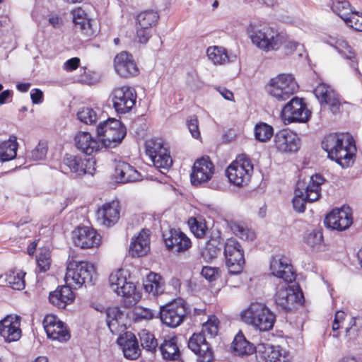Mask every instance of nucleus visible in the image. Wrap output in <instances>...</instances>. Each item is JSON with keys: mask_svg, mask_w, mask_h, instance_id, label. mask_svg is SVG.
<instances>
[{"mask_svg": "<svg viewBox=\"0 0 362 362\" xmlns=\"http://www.w3.org/2000/svg\"><path fill=\"white\" fill-rule=\"evenodd\" d=\"M322 148L327 153V157L334 160L342 168L351 166L355 160V142L349 134L332 133L323 139Z\"/></svg>", "mask_w": 362, "mask_h": 362, "instance_id": "obj_1", "label": "nucleus"}, {"mask_svg": "<svg viewBox=\"0 0 362 362\" xmlns=\"http://www.w3.org/2000/svg\"><path fill=\"white\" fill-rule=\"evenodd\" d=\"M242 320L253 325L261 332L269 331L274 327L276 315L261 303H252L249 308L241 313Z\"/></svg>", "mask_w": 362, "mask_h": 362, "instance_id": "obj_2", "label": "nucleus"}, {"mask_svg": "<svg viewBox=\"0 0 362 362\" xmlns=\"http://www.w3.org/2000/svg\"><path fill=\"white\" fill-rule=\"evenodd\" d=\"M96 132L101 148H115L119 145L124 139L127 129L119 120L109 118L100 122Z\"/></svg>", "mask_w": 362, "mask_h": 362, "instance_id": "obj_3", "label": "nucleus"}, {"mask_svg": "<svg viewBox=\"0 0 362 362\" xmlns=\"http://www.w3.org/2000/svg\"><path fill=\"white\" fill-rule=\"evenodd\" d=\"M110 286L118 296L124 298V304L126 308H131L140 300L141 295L136 291L134 283L128 281L125 272L119 269L109 276Z\"/></svg>", "mask_w": 362, "mask_h": 362, "instance_id": "obj_4", "label": "nucleus"}, {"mask_svg": "<svg viewBox=\"0 0 362 362\" xmlns=\"http://www.w3.org/2000/svg\"><path fill=\"white\" fill-rule=\"evenodd\" d=\"M190 313L189 308L185 300L179 298L174 300L160 307L157 313L161 322L170 327L179 326L186 316Z\"/></svg>", "mask_w": 362, "mask_h": 362, "instance_id": "obj_5", "label": "nucleus"}, {"mask_svg": "<svg viewBox=\"0 0 362 362\" xmlns=\"http://www.w3.org/2000/svg\"><path fill=\"white\" fill-rule=\"evenodd\" d=\"M253 173V165L246 155L238 156L226 170L229 182L238 187L247 185Z\"/></svg>", "mask_w": 362, "mask_h": 362, "instance_id": "obj_6", "label": "nucleus"}, {"mask_svg": "<svg viewBox=\"0 0 362 362\" xmlns=\"http://www.w3.org/2000/svg\"><path fill=\"white\" fill-rule=\"evenodd\" d=\"M95 160L87 156H76L66 153L60 164V168L64 173H72L76 177L86 174L93 175L95 170Z\"/></svg>", "mask_w": 362, "mask_h": 362, "instance_id": "obj_7", "label": "nucleus"}, {"mask_svg": "<svg viewBox=\"0 0 362 362\" xmlns=\"http://www.w3.org/2000/svg\"><path fill=\"white\" fill-rule=\"evenodd\" d=\"M267 88L272 97L284 101L298 90V85L292 74H280L270 80Z\"/></svg>", "mask_w": 362, "mask_h": 362, "instance_id": "obj_8", "label": "nucleus"}, {"mask_svg": "<svg viewBox=\"0 0 362 362\" xmlns=\"http://www.w3.org/2000/svg\"><path fill=\"white\" fill-rule=\"evenodd\" d=\"M223 255L226 264L230 274H239L245 265L244 250L235 238L227 239L224 243Z\"/></svg>", "mask_w": 362, "mask_h": 362, "instance_id": "obj_9", "label": "nucleus"}, {"mask_svg": "<svg viewBox=\"0 0 362 362\" xmlns=\"http://www.w3.org/2000/svg\"><path fill=\"white\" fill-rule=\"evenodd\" d=\"M250 37L253 44L266 52L279 49L285 41L284 34L267 26L255 30Z\"/></svg>", "mask_w": 362, "mask_h": 362, "instance_id": "obj_10", "label": "nucleus"}, {"mask_svg": "<svg viewBox=\"0 0 362 362\" xmlns=\"http://www.w3.org/2000/svg\"><path fill=\"white\" fill-rule=\"evenodd\" d=\"M95 274L93 264L88 262H69L67 266L65 280L67 281L71 279L78 286H86L92 283Z\"/></svg>", "mask_w": 362, "mask_h": 362, "instance_id": "obj_11", "label": "nucleus"}, {"mask_svg": "<svg viewBox=\"0 0 362 362\" xmlns=\"http://www.w3.org/2000/svg\"><path fill=\"white\" fill-rule=\"evenodd\" d=\"M111 95L113 107L118 114L130 112L135 105L137 98L135 90L129 86L115 88Z\"/></svg>", "mask_w": 362, "mask_h": 362, "instance_id": "obj_12", "label": "nucleus"}, {"mask_svg": "<svg viewBox=\"0 0 362 362\" xmlns=\"http://www.w3.org/2000/svg\"><path fill=\"white\" fill-rule=\"evenodd\" d=\"M282 116L289 122H306L309 120L311 112L307 108L302 98H293L282 109Z\"/></svg>", "mask_w": 362, "mask_h": 362, "instance_id": "obj_13", "label": "nucleus"}, {"mask_svg": "<svg viewBox=\"0 0 362 362\" xmlns=\"http://www.w3.org/2000/svg\"><path fill=\"white\" fill-rule=\"evenodd\" d=\"M188 347L198 356L197 362L214 361V351L206 341L204 331L192 335L188 341Z\"/></svg>", "mask_w": 362, "mask_h": 362, "instance_id": "obj_14", "label": "nucleus"}, {"mask_svg": "<svg viewBox=\"0 0 362 362\" xmlns=\"http://www.w3.org/2000/svg\"><path fill=\"white\" fill-rule=\"evenodd\" d=\"M163 238L167 249L174 253L185 252L192 247L190 239L180 229L170 228L163 233Z\"/></svg>", "mask_w": 362, "mask_h": 362, "instance_id": "obj_15", "label": "nucleus"}, {"mask_svg": "<svg viewBox=\"0 0 362 362\" xmlns=\"http://www.w3.org/2000/svg\"><path fill=\"white\" fill-rule=\"evenodd\" d=\"M74 245L82 249L98 247L101 241V236L97 231L88 226H78L72 232Z\"/></svg>", "mask_w": 362, "mask_h": 362, "instance_id": "obj_16", "label": "nucleus"}, {"mask_svg": "<svg viewBox=\"0 0 362 362\" xmlns=\"http://www.w3.org/2000/svg\"><path fill=\"white\" fill-rule=\"evenodd\" d=\"M214 173V166L209 158L202 157L197 160L192 167L190 175L191 182L197 186L204 184L211 180Z\"/></svg>", "mask_w": 362, "mask_h": 362, "instance_id": "obj_17", "label": "nucleus"}, {"mask_svg": "<svg viewBox=\"0 0 362 362\" xmlns=\"http://www.w3.org/2000/svg\"><path fill=\"white\" fill-rule=\"evenodd\" d=\"M314 94L321 105H327L332 114H339L341 112V102L339 95L329 86L320 84L314 90Z\"/></svg>", "mask_w": 362, "mask_h": 362, "instance_id": "obj_18", "label": "nucleus"}, {"mask_svg": "<svg viewBox=\"0 0 362 362\" xmlns=\"http://www.w3.org/2000/svg\"><path fill=\"white\" fill-rule=\"evenodd\" d=\"M297 299V293L288 285V283L277 287L274 300L276 308L279 310L286 313L291 312L295 308Z\"/></svg>", "mask_w": 362, "mask_h": 362, "instance_id": "obj_19", "label": "nucleus"}, {"mask_svg": "<svg viewBox=\"0 0 362 362\" xmlns=\"http://www.w3.org/2000/svg\"><path fill=\"white\" fill-rule=\"evenodd\" d=\"M274 143L277 150L283 153L296 152L300 146V140L298 135L288 129L276 132Z\"/></svg>", "mask_w": 362, "mask_h": 362, "instance_id": "obj_20", "label": "nucleus"}, {"mask_svg": "<svg viewBox=\"0 0 362 362\" xmlns=\"http://www.w3.org/2000/svg\"><path fill=\"white\" fill-rule=\"evenodd\" d=\"M224 243L220 230H211L209 240L201 251V256L204 260L210 262L216 259L221 254L222 247H224Z\"/></svg>", "mask_w": 362, "mask_h": 362, "instance_id": "obj_21", "label": "nucleus"}, {"mask_svg": "<svg viewBox=\"0 0 362 362\" xmlns=\"http://www.w3.org/2000/svg\"><path fill=\"white\" fill-rule=\"evenodd\" d=\"M270 270L274 276L282 279L285 283H291L296 279L293 266L288 263L286 258L279 255L272 257L270 261Z\"/></svg>", "mask_w": 362, "mask_h": 362, "instance_id": "obj_22", "label": "nucleus"}, {"mask_svg": "<svg viewBox=\"0 0 362 362\" xmlns=\"http://www.w3.org/2000/svg\"><path fill=\"white\" fill-rule=\"evenodd\" d=\"M114 64L116 72L121 77L129 78L139 74V69L133 56L127 52L118 54L114 59Z\"/></svg>", "mask_w": 362, "mask_h": 362, "instance_id": "obj_23", "label": "nucleus"}, {"mask_svg": "<svg viewBox=\"0 0 362 362\" xmlns=\"http://www.w3.org/2000/svg\"><path fill=\"white\" fill-rule=\"evenodd\" d=\"M351 214L343 209H333L324 220V224L328 228L344 230L352 224Z\"/></svg>", "mask_w": 362, "mask_h": 362, "instance_id": "obj_24", "label": "nucleus"}, {"mask_svg": "<svg viewBox=\"0 0 362 362\" xmlns=\"http://www.w3.org/2000/svg\"><path fill=\"white\" fill-rule=\"evenodd\" d=\"M119 203L113 200L105 203L97 211L98 220L100 223L107 227H111L117 223L119 218Z\"/></svg>", "mask_w": 362, "mask_h": 362, "instance_id": "obj_25", "label": "nucleus"}, {"mask_svg": "<svg viewBox=\"0 0 362 362\" xmlns=\"http://www.w3.org/2000/svg\"><path fill=\"white\" fill-rule=\"evenodd\" d=\"M20 322L16 319L11 316H7L0 321V335L6 342H13L18 341L21 337V329H20Z\"/></svg>", "mask_w": 362, "mask_h": 362, "instance_id": "obj_26", "label": "nucleus"}, {"mask_svg": "<svg viewBox=\"0 0 362 362\" xmlns=\"http://www.w3.org/2000/svg\"><path fill=\"white\" fill-rule=\"evenodd\" d=\"M117 342L122 348L124 356L129 360H136L140 355V349L136 336L129 332L118 338Z\"/></svg>", "mask_w": 362, "mask_h": 362, "instance_id": "obj_27", "label": "nucleus"}, {"mask_svg": "<svg viewBox=\"0 0 362 362\" xmlns=\"http://www.w3.org/2000/svg\"><path fill=\"white\" fill-rule=\"evenodd\" d=\"M114 176L116 182L119 183L136 182L141 179V174L132 165L124 161L117 163Z\"/></svg>", "mask_w": 362, "mask_h": 362, "instance_id": "obj_28", "label": "nucleus"}, {"mask_svg": "<svg viewBox=\"0 0 362 362\" xmlns=\"http://www.w3.org/2000/svg\"><path fill=\"white\" fill-rule=\"evenodd\" d=\"M74 299V293L69 286H59L49 296V303L60 309H64Z\"/></svg>", "mask_w": 362, "mask_h": 362, "instance_id": "obj_29", "label": "nucleus"}, {"mask_svg": "<svg viewBox=\"0 0 362 362\" xmlns=\"http://www.w3.org/2000/svg\"><path fill=\"white\" fill-rule=\"evenodd\" d=\"M76 146L86 156H90L101 148L100 140L93 138L87 132H79L75 137Z\"/></svg>", "mask_w": 362, "mask_h": 362, "instance_id": "obj_30", "label": "nucleus"}, {"mask_svg": "<svg viewBox=\"0 0 362 362\" xmlns=\"http://www.w3.org/2000/svg\"><path fill=\"white\" fill-rule=\"evenodd\" d=\"M150 250L148 234L141 231L136 237L132 238L129 252L132 257H142Z\"/></svg>", "mask_w": 362, "mask_h": 362, "instance_id": "obj_31", "label": "nucleus"}, {"mask_svg": "<svg viewBox=\"0 0 362 362\" xmlns=\"http://www.w3.org/2000/svg\"><path fill=\"white\" fill-rule=\"evenodd\" d=\"M232 345L234 353L238 356H248L253 353L260 354L262 351L260 347L256 351V347L246 339L241 331L235 335Z\"/></svg>", "mask_w": 362, "mask_h": 362, "instance_id": "obj_32", "label": "nucleus"}, {"mask_svg": "<svg viewBox=\"0 0 362 362\" xmlns=\"http://www.w3.org/2000/svg\"><path fill=\"white\" fill-rule=\"evenodd\" d=\"M73 21L76 30L80 32L86 40L96 35L98 33L97 26L96 25H93L92 20L82 17L80 14H74Z\"/></svg>", "mask_w": 362, "mask_h": 362, "instance_id": "obj_33", "label": "nucleus"}, {"mask_svg": "<svg viewBox=\"0 0 362 362\" xmlns=\"http://www.w3.org/2000/svg\"><path fill=\"white\" fill-rule=\"evenodd\" d=\"M177 337H171L169 339H165L160 344L159 349L163 356V358L167 361H180V351L177 345Z\"/></svg>", "mask_w": 362, "mask_h": 362, "instance_id": "obj_34", "label": "nucleus"}, {"mask_svg": "<svg viewBox=\"0 0 362 362\" xmlns=\"http://www.w3.org/2000/svg\"><path fill=\"white\" fill-rule=\"evenodd\" d=\"M324 180L322 176L319 174H315L310 177V182L305 189L304 199L307 202H313L320 198L321 185Z\"/></svg>", "mask_w": 362, "mask_h": 362, "instance_id": "obj_35", "label": "nucleus"}, {"mask_svg": "<svg viewBox=\"0 0 362 362\" xmlns=\"http://www.w3.org/2000/svg\"><path fill=\"white\" fill-rule=\"evenodd\" d=\"M16 136H11L8 141L0 144V160L6 162L16 158L18 148Z\"/></svg>", "mask_w": 362, "mask_h": 362, "instance_id": "obj_36", "label": "nucleus"}, {"mask_svg": "<svg viewBox=\"0 0 362 362\" xmlns=\"http://www.w3.org/2000/svg\"><path fill=\"white\" fill-rule=\"evenodd\" d=\"M25 273L22 271L10 270L5 274V281L11 288L18 291L23 290L25 286Z\"/></svg>", "mask_w": 362, "mask_h": 362, "instance_id": "obj_37", "label": "nucleus"}, {"mask_svg": "<svg viewBox=\"0 0 362 362\" xmlns=\"http://www.w3.org/2000/svg\"><path fill=\"white\" fill-rule=\"evenodd\" d=\"M206 54L209 59L214 64H223L227 62L231 61L226 49L223 47H209L206 50Z\"/></svg>", "mask_w": 362, "mask_h": 362, "instance_id": "obj_38", "label": "nucleus"}, {"mask_svg": "<svg viewBox=\"0 0 362 362\" xmlns=\"http://www.w3.org/2000/svg\"><path fill=\"white\" fill-rule=\"evenodd\" d=\"M159 19V15L153 10L141 12L136 18L137 25L143 28H151L156 25Z\"/></svg>", "mask_w": 362, "mask_h": 362, "instance_id": "obj_39", "label": "nucleus"}, {"mask_svg": "<svg viewBox=\"0 0 362 362\" xmlns=\"http://www.w3.org/2000/svg\"><path fill=\"white\" fill-rule=\"evenodd\" d=\"M46 333L48 338L59 341H66L71 337L69 330L62 321L55 326L48 328Z\"/></svg>", "mask_w": 362, "mask_h": 362, "instance_id": "obj_40", "label": "nucleus"}, {"mask_svg": "<svg viewBox=\"0 0 362 362\" xmlns=\"http://www.w3.org/2000/svg\"><path fill=\"white\" fill-rule=\"evenodd\" d=\"M264 351H262L260 354L261 359L264 362H286L285 360L286 356H283L281 360L282 354L280 346H269L267 347L262 346Z\"/></svg>", "mask_w": 362, "mask_h": 362, "instance_id": "obj_41", "label": "nucleus"}, {"mask_svg": "<svg viewBox=\"0 0 362 362\" xmlns=\"http://www.w3.org/2000/svg\"><path fill=\"white\" fill-rule=\"evenodd\" d=\"M335 49L343 55L346 59L351 61L350 66L355 69H357V61L354 52L352 50L351 46L348 44V42L344 40L343 38H339L337 43L336 45Z\"/></svg>", "mask_w": 362, "mask_h": 362, "instance_id": "obj_42", "label": "nucleus"}, {"mask_svg": "<svg viewBox=\"0 0 362 362\" xmlns=\"http://www.w3.org/2000/svg\"><path fill=\"white\" fill-rule=\"evenodd\" d=\"M139 336L141 345L144 349L151 354L157 351L158 341L152 333L147 329H141L139 333Z\"/></svg>", "mask_w": 362, "mask_h": 362, "instance_id": "obj_43", "label": "nucleus"}, {"mask_svg": "<svg viewBox=\"0 0 362 362\" xmlns=\"http://www.w3.org/2000/svg\"><path fill=\"white\" fill-rule=\"evenodd\" d=\"M255 139L260 142H267L274 134L273 127L265 122L257 124L254 129Z\"/></svg>", "mask_w": 362, "mask_h": 362, "instance_id": "obj_44", "label": "nucleus"}, {"mask_svg": "<svg viewBox=\"0 0 362 362\" xmlns=\"http://www.w3.org/2000/svg\"><path fill=\"white\" fill-rule=\"evenodd\" d=\"M156 168L168 170L173 164V159L168 149L150 156Z\"/></svg>", "mask_w": 362, "mask_h": 362, "instance_id": "obj_45", "label": "nucleus"}, {"mask_svg": "<svg viewBox=\"0 0 362 362\" xmlns=\"http://www.w3.org/2000/svg\"><path fill=\"white\" fill-rule=\"evenodd\" d=\"M107 325L112 332L113 328L119 325V320L123 316V313L118 307L108 308L105 310Z\"/></svg>", "mask_w": 362, "mask_h": 362, "instance_id": "obj_46", "label": "nucleus"}, {"mask_svg": "<svg viewBox=\"0 0 362 362\" xmlns=\"http://www.w3.org/2000/svg\"><path fill=\"white\" fill-rule=\"evenodd\" d=\"M230 228L233 233L242 240L252 241L255 238V234L252 230L239 223H232Z\"/></svg>", "mask_w": 362, "mask_h": 362, "instance_id": "obj_47", "label": "nucleus"}, {"mask_svg": "<svg viewBox=\"0 0 362 362\" xmlns=\"http://www.w3.org/2000/svg\"><path fill=\"white\" fill-rule=\"evenodd\" d=\"M190 230L194 235L198 238H202L207 235L210 234V231H208V228L206 223L202 221H197L196 218H190L188 221Z\"/></svg>", "mask_w": 362, "mask_h": 362, "instance_id": "obj_48", "label": "nucleus"}, {"mask_svg": "<svg viewBox=\"0 0 362 362\" xmlns=\"http://www.w3.org/2000/svg\"><path fill=\"white\" fill-rule=\"evenodd\" d=\"M304 240L313 249H318L323 241L322 233L320 230H313L304 238Z\"/></svg>", "mask_w": 362, "mask_h": 362, "instance_id": "obj_49", "label": "nucleus"}, {"mask_svg": "<svg viewBox=\"0 0 362 362\" xmlns=\"http://www.w3.org/2000/svg\"><path fill=\"white\" fill-rule=\"evenodd\" d=\"M167 149V148L164 147L161 139H150L146 142V152L149 157Z\"/></svg>", "mask_w": 362, "mask_h": 362, "instance_id": "obj_50", "label": "nucleus"}, {"mask_svg": "<svg viewBox=\"0 0 362 362\" xmlns=\"http://www.w3.org/2000/svg\"><path fill=\"white\" fill-rule=\"evenodd\" d=\"M332 8L344 21L350 14V4L346 0L337 1L333 3Z\"/></svg>", "mask_w": 362, "mask_h": 362, "instance_id": "obj_51", "label": "nucleus"}, {"mask_svg": "<svg viewBox=\"0 0 362 362\" xmlns=\"http://www.w3.org/2000/svg\"><path fill=\"white\" fill-rule=\"evenodd\" d=\"M78 119L85 124H93L97 119L95 112L90 107H83L81 110L77 113Z\"/></svg>", "mask_w": 362, "mask_h": 362, "instance_id": "obj_52", "label": "nucleus"}, {"mask_svg": "<svg viewBox=\"0 0 362 362\" xmlns=\"http://www.w3.org/2000/svg\"><path fill=\"white\" fill-rule=\"evenodd\" d=\"M306 202L303 192L298 187L296 189L295 197L292 201L294 210L298 213L304 212Z\"/></svg>", "mask_w": 362, "mask_h": 362, "instance_id": "obj_53", "label": "nucleus"}, {"mask_svg": "<svg viewBox=\"0 0 362 362\" xmlns=\"http://www.w3.org/2000/svg\"><path fill=\"white\" fill-rule=\"evenodd\" d=\"M36 260L40 272H45L49 269L50 255L47 250H45L40 252L36 256Z\"/></svg>", "mask_w": 362, "mask_h": 362, "instance_id": "obj_54", "label": "nucleus"}, {"mask_svg": "<svg viewBox=\"0 0 362 362\" xmlns=\"http://www.w3.org/2000/svg\"><path fill=\"white\" fill-rule=\"evenodd\" d=\"M344 21L346 23L357 31H362V14L357 12L350 13Z\"/></svg>", "mask_w": 362, "mask_h": 362, "instance_id": "obj_55", "label": "nucleus"}, {"mask_svg": "<svg viewBox=\"0 0 362 362\" xmlns=\"http://www.w3.org/2000/svg\"><path fill=\"white\" fill-rule=\"evenodd\" d=\"M47 152V145L45 142L40 141L37 146L30 152V158L40 160L45 158Z\"/></svg>", "mask_w": 362, "mask_h": 362, "instance_id": "obj_56", "label": "nucleus"}, {"mask_svg": "<svg viewBox=\"0 0 362 362\" xmlns=\"http://www.w3.org/2000/svg\"><path fill=\"white\" fill-rule=\"evenodd\" d=\"M186 83L193 90H198L203 86L202 81L199 79V77L196 72L187 74Z\"/></svg>", "mask_w": 362, "mask_h": 362, "instance_id": "obj_57", "label": "nucleus"}, {"mask_svg": "<svg viewBox=\"0 0 362 362\" xmlns=\"http://www.w3.org/2000/svg\"><path fill=\"white\" fill-rule=\"evenodd\" d=\"M220 269L218 267H203L202 269V275L208 281H216L220 274Z\"/></svg>", "mask_w": 362, "mask_h": 362, "instance_id": "obj_58", "label": "nucleus"}, {"mask_svg": "<svg viewBox=\"0 0 362 362\" xmlns=\"http://www.w3.org/2000/svg\"><path fill=\"white\" fill-rule=\"evenodd\" d=\"M147 280L155 285L156 294H161L163 293L164 284L163 282V279L160 275L151 273L148 276Z\"/></svg>", "mask_w": 362, "mask_h": 362, "instance_id": "obj_59", "label": "nucleus"}, {"mask_svg": "<svg viewBox=\"0 0 362 362\" xmlns=\"http://www.w3.org/2000/svg\"><path fill=\"white\" fill-rule=\"evenodd\" d=\"M187 125L188 127L189 131L194 138L198 139L200 137L198 119L195 115L190 116L187 119Z\"/></svg>", "mask_w": 362, "mask_h": 362, "instance_id": "obj_60", "label": "nucleus"}, {"mask_svg": "<svg viewBox=\"0 0 362 362\" xmlns=\"http://www.w3.org/2000/svg\"><path fill=\"white\" fill-rule=\"evenodd\" d=\"M151 35V28H143L142 27L136 25V35L139 41L141 43H146Z\"/></svg>", "mask_w": 362, "mask_h": 362, "instance_id": "obj_61", "label": "nucleus"}, {"mask_svg": "<svg viewBox=\"0 0 362 362\" xmlns=\"http://www.w3.org/2000/svg\"><path fill=\"white\" fill-rule=\"evenodd\" d=\"M61 321L57 319V317L53 315H47L43 320V326L45 328V332H47V330H48V328L50 327H54L56 325L58 324V322H60Z\"/></svg>", "mask_w": 362, "mask_h": 362, "instance_id": "obj_62", "label": "nucleus"}, {"mask_svg": "<svg viewBox=\"0 0 362 362\" xmlns=\"http://www.w3.org/2000/svg\"><path fill=\"white\" fill-rule=\"evenodd\" d=\"M359 332V327H346L345 337L347 338L348 341H354L357 339Z\"/></svg>", "mask_w": 362, "mask_h": 362, "instance_id": "obj_63", "label": "nucleus"}, {"mask_svg": "<svg viewBox=\"0 0 362 362\" xmlns=\"http://www.w3.org/2000/svg\"><path fill=\"white\" fill-rule=\"evenodd\" d=\"M80 64V59L78 57H73L68 59L64 64V69L68 71H72L76 69Z\"/></svg>", "mask_w": 362, "mask_h": 362, "instance_id": "obj_64", "label": "nucleus"}]
</instances>
